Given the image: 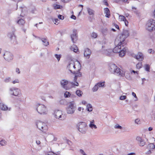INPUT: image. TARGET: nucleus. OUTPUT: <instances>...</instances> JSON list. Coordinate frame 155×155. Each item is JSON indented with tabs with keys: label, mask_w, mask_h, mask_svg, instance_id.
I'll list each match as a JSON object with an SVG mask.
<instances>
[{
	"label": "nucleus",
	"mask_w": 155,
	"mask_h": 155,
	"mask_svg": "<svg viewBox=\"0 0 155 155\" xmlns=\"http://www.w3.org/2000/svg\"><path fill=\"white\" fill-rule=\"evenodd\" d=\"M84 110V108H82L81 107H79L78 108V110L79 111H81V110H82L83 111V110Z\"/></svg>",
	"instance_id": "nucleus-55"
},
{
	"label": "nucleus",
	"mask_w": 155,
	"mask_h": 155,
	"mask_svg": "<svg viewBox=\"0 0 155 155\" xmlns=\"http://www.w3.org/2000/svg\"><path fill=\"white\" fill-rule=\"evenodd\" d=\"M80 153L83 155H87L84 152V151L82 149H80Z\"/></svg>",
	"instance_id": "nucleus-51"
},
{
	"label": "nucleus",
	"mask_w": 155,
	"mask_h": 155,
	"mask_svg": "<svg viewBox=\"0 0 155 155\" xmlns=\"http://www.w3.org/2000/svg\"><path fill=\"white\" fill-rule=\"evenodd\" d=\"M0 108L2 110L4 111L7 110H10L11 109L10 108H8L6 105L2 103H0Z\"/></svg>",
	"instance_id": "nucleus-20"
},
{
	"label": "nucleus",
	"mask_w": 155,
	"mask_h": 155,
	"mask_svg": "<svg viewBox=\"0 0 155 155\" xmlns=\"http://www.w3.org/2000/svg\"><path fill=\"white\" fill-rule=\"evenodd\" d=\"M91 36L92 38H95L97 37V33L95 32H93L91 34Z\"/></svg>",
	"instance_id": "nucleus-35"
},
{
	"label": "nucleus",
	"mask_w": 155,
	"mask_h": 155,
	"mask_svg": "<svg viewBox=\"0 0 155 155\" xmlns=\"http://www.w3.org/2000/svg\"><path fill=\"white\" fill-rule=\"evenodd\" d=\"M153 51H152V49H149L148 50V52L150 53H154V52L153 53Z\"/></svg>",
	"instance_id": "nucleus-58"
},
{
	"label": "nucleus",
	"mask_w": 155,
	"mask_h": 155,
	"mask_svg": "<svg viewBox=\"0 0 155 155\" xmlns=\"http://www.w3.org/2000/svg\"><path fill=\"white\" fill-rule=\"evenodd\" d=\"M76 107L75 102L74 101L70 102L68 107L67 109V112L68 114H73L74 112Z\"/></svg>",
	"instance_id": "nucleus-9"
},
{
	"label": "nucleus",
	"mask_w": 155,
	"mask_h": 155,
	"mask_svg": "<svg viewBox=\"0 0 155 155\" xmlns=\"http://www.w3.org/2000/svg\"><path fill=\"white\" fill-rule=\"evenodd\" d=\"M11 80V79L10 77H8L5 79L4 81L5 83H8L10 82Z\"/></svg>",
	"instance_id": "nucleus-38"
},
{
	"label": "nucleus",
	"mask_w": 155,
	"mask_h": 155,
	"mask_svg": "<svg viewBox=\"0 0 155 155\" xmlns=\"http://www.w3.org/2000/svg\"><path fill=\"white\" fill-rule=\"evenodd\" d=\"M135 123L138 124H141V121L140 119H137L135 120Z\"/></svg>",
	"instance_id": "nucleus-45"
},
{
	"label": "nucleus",
	"mask_w": 155,
	"mask_h": 155,
	"mask_svg": "<svg viewBox=\"0 0 155 155\" xmlns=\"http://www.w3.org/2000/svg\"><path fill=\"white\" fill-rule=\"evenodd\" d=\"M38 38L41 40L42 41L43 43V45L45 46H47L49 45V42L46 38H41L38 37Z\"/></svg>",
	"instance_id": "nucleus-22"
},
{
	"label": "nucleus",
	"mask_w": 155,
	"mask_h": 155,
	"mask_svg": "<svg viewBox=\"0 0 155 155\" xmlns=\"http://www.w3.org/2000/svg\"><path fill=\"white\" fill-rule=\"evenodd\" d=\"M71 50L73 51L74 52L76 53H77L78 51V48L76 45H73L71 47Z\"/></svg>",
	"instance_id": "nucleus-28"
},
{
	"label": "nucleus",
	"mask_w": 155,
	"mask_h": 155,
	"mask_svg": "<svg viewBox=\"0 0 155 155\" xmlns=\"http://www.w3.org/2000/svg\"><path fill=\"white\" fill-rule=\"evenodd\" d=\"M146 28L147 30L150 31L155 29V20L153 19L149 20L147 23Z\"/></svg>",
	"instance_id": "nucleus-8"
},
{
	"label": "nucleus",
	"mask_w": 155,
	"mask_h": 155,
	"mask_svg": "<svg viewBox=\"0 0 155 155\" xmlns=\"http://www.w3.org/2000/svg\"><path fill=\"white\" fill-rule=\"evenodd\" d=\"M96 84L98 87H103L104 85V84L103 82H99L97 83Z\"/></svg>",
	"instance_id": "nucleus-39"
},
{
	"label": "nucleus",
	"mask_w": 155,
	"mask_h": 155,
	"mask_svg": "<svg viewBox=\"0 0 155 155\" xmlns=\"http://www.w3.org/2000/svg\"><path fill=\"white\" fill-rule=\"evenodd\" d=\"M76 94L78 96L81 97L82 96L83 92L81 91L77 90L76 92Z\"/></svg>",
	"instance_id": "nucleus-29"
},
{
	"label": "nucleus",
	"mask_w": 155,
	"mask_h": 155,
	"mask_svg": "<svg viewBox=\"0 0 155 155\" xmlns=\"http://www.w3.org/2000/svg\"><path fill=\"white\" fill-rule=\"evenodd\" d=\"M71 94L70 92L68 91H66L64 94V97H70Z\"/></svg>",
	"instance_id": "nucleus-32"
},
{
	"label": "nucleus",
	"mask_w": 155,
	"mask_h": 155,
	"mask_svg": "<svg viewBox=\"0 0 155 155\" xmlns=\"http://www.w3.org/2000/svg\"><path fill=\"white\" fill-rule=\"evenodd\" d=\"M58 18L61 20H63L64 18V17L63 16L60 15H58Z\"/></svg>",
	"instance_id": "nucleus-48"
},
{
	"label": "nucleus",
	"mask_w": 155,
	"mask_h": 155,
	"mask_svg": "<svg viewBox=\"0 0 155 155\" xmlns=\"http://www.w3.org/2000/svg\"><path fill=\"white\" fill-rule=\"evenodd\" d=\"M3 56L5 59L8 62L11 61L13 59L12 54L9 52H5Z\"/></svg>",
	"instance_id": "nucleus-11"
},
{
	"label": "nucleus",
	"mask_w": 155,
	"mask_h": 155,
	"mask_svg": "<svg viewBox=\"0 0 155 155\" xmlns=\"http://www.w3.org/2000/svg\"><path fill=\"white\" fill-rule=\"evenodd\" d=\"M10 94L16 97H20L21 95V93L20 90L16 87L10 88L9 89Z\"/></svg>",
	"instance_id": "nucleus-6"
},
{
	"label": "nucleus",
	"mask_w": 155,
	"mask_h": 155,
	"mask_svg": "<svg viewBox=\"0 0 155 155\" xmlns=\"http://www.w3.org/2000/svg\"><path fill=\"white\" fill-rule=\"evenodd\" d=\"M127 50V48H126L125 45L122 48L120 51H119V55L120 56L123 57L124 56L125 54L126 51Z\"/></svg>",
	"instance_id": "nucleus-19"
},
{
	"label": "nucleus",
	"mask_w": 155,
	"mask_h": 155,
	"mask_svg": "<svg viewBox=\"0 0 155 155\" xmlns=\"http://www.w3.org/2000/svg\"><path fill=\"white\" fill-rule=\"evenodd\" d=\"M67 68L71 73L74 74V80H77L78 77L81 76V73L80 71L81 68V65L79 61H71L68 64Z\"/></svg>",
	"instance_id": "nucleus-1"
},
{
	"label": "nucleus",
	"mask_w": 155,
	"mask_h": 155,
	"mask_svg": "<svg viewBox=\"0 0 155 155\" xmlns=\"http://www.w3.org/2000/svg\"><path fill=\"white\" fill-rule=\"evenodd\" d=\"M142 64L141 62L138 63L136 65L137 68L138 69H140L142 67Z\"/></svg>",
	"instance_id": "nucleus-42"
},
{
	"label": "nucleus",
	"mask_w": 155,
	"mask_h": 155,
	"mask_svg": "<svg viewBox=\"0 0 155 155\" xmlns=\"http://www.w3.org/2000/svg\"><path fill=\"white\" fill-rule=\"evenodd\" d=\"M52 7L55 9H61L62 8V6L58 5L56 3L53 4L52 5Z\"/></svg>",
	"instance_id": "nucleus-27"
},
{
	"label": "nucleus",
	"mask_w": 155,
	"mask_h": 155,
	"mask_svg": "<svg viewBox=\"0 0 155 155\" xmlns=\"http://www.w3.org/2000/svg\"><path fill=\"white\" fill-rule=\"evenodd\" d=\"M132 95L134 96L135 98L136 99L135 100V101H137L138 100V98L136 96V94L134 92H132Z\"/></svg>",
	"instance_id": "nucleus-47"
},
{
	"label": "nucleus",
	"mask_w": 155,
	"mask_h": 155,
	"mask_svg": "<svg viewBox=\"0 0 155 155\" xmlns=\"http://www.w3.org/2000/svg\"><path fill=\"white\" fill-rule=\"evenodd\" d=\"M17 22L20 26H23L25 23V20L22 19H19L17 21Z\"/></svg>",
	"instance_id": "nucleus-25"
},
{
	"label": "nucleus",
	"mask_w": 155,
	"mask_h": 155,
	"mask_svg": "<svg viewBox=\"0 0 155 155\" xmlns=\"http://www.w3.org/2000/svg\"><path fill=\"white\" fill-rule=\"evenodd\" d=\"M155 148V146L153 143L148 144L146 149V150H148L147 152V154H150L151 153V150Z\"/></svg>",
	"instance_id": "nucleus-17"
},
{
	"label": "nucleus",
	"mask_w": 155,
	"mask_h": 155,
	"mask_svg": "<svg viewBox=\"0 0 155 155\" xmlns=\"http://www.w3.org/2000/svg\"><path fill=\"white\" fill-rule=\"evenodd\" d=\"M124 75L125 76V78L128 79H130V77L129 75V74H127L126 73L125 74L124 73Z\"/></svg>",
	"instance_id": "nucleus-46"
},
{
	"label": "nucleus",
	"mask_w": 155,
	"mask_h": 155,
	"mask_svg": "<svg viewBox=\"0 0 155 155\" xmlns=\"http://www.w3.org/2000/svg\"><path fill=\"white\" fill-rule=\"evenodd\" d=\"M117 67L115 64H112L110 66L109 70L112 73H113Z\"/></svg>",
	"instance_id": "nucleus-21"
},
{
	"label": "nucleus",
	"mask_w": 155,
	"mask_h": 155,
	"mask_svg": "<svg viewBox=\"0 0 155 155\" xmlns=\"http://www.w3.org/2000/svg\"><path fill=\"white\" fill-rule=\"evenodd\" d=\"M87 107L88 111H91L92 110V108L91 105L90 104H88L87 105Z\"/></svg>",
	"instance_id": "nucleus-31"
},
{
	"label": "nucleus",
	"mask_w": 155,
	"mask_h": 155,
	"mask_svg": "<svg viewBox=\"0 0 155 155\" xmlns=\"http://www.w3.org/2000/svg\"><path fill=\"white\" fill-rule=\"evenodd\" d=\"M15 72L17 73L18 74H19L20 73V71L19 69L18 68H16Z\"/></svg>",
	"instance_id": "nucleus-52"
},
{
	"label": "nucleus",
	"mask_w": 155,
	"mask_h": 155,
	"mask_svg": "<svg viewBox=\"0 0 155 155\" xmlns=\"http://www.w3.org/2000/svg\"><path fill=\"white\" fill-rule=\"evenodd\" d=\"M79 131L82 134H85L87 130V124L84 122H81L77 125Z\"/></svg>",
	"instance_id": "nucleus-5"
},
{
	"label": "nucleus",
	"mask_w": 155,
	"mask_h": 155,
	"mask_svg": "<svg viewBox=\"0 0 155 155\" xmlns=\"http://www.w3.org/2000/svg\"><path fill=\"white\" fill-rule=\"evenodd\" d=\"M136 140L140 146L143 147L146 143V142L144 139L142 137H137L136 138Z\"/></svg>",
	"instance_id": "nucleus-14"
},
{
	"label": "nucleus",
	"mask_w": 155,
	"mask_h": 155,
	"mask_svg": "<svg viewBox=\"0 0 155 155\" xmlns=\"http://www.w3.org/2000/svg\"><path fill=\"white\" fill-rule=\"evenodd\" d=\"M7 142L5 140H2L0 141V144L2 146H5Z\"/></svg>",
	"instance_id": "nucleus-34"
},
{
	"label": "nucleus",
	"mask_w": 155,
	"mask_h": 155,
	"mask_svg": "<svg viewBox=\"0 0 155 155\" xmlns=\"http://www.w3.org/2000/svg\"><path fill=\"white\" fill-rule=\"evenodd\" d=\"M114 44L116 46L113 50V52L114 53H119V52L120 51L122 48L126 45V44H123V43L121 42L119 43L117 45L115 43V40Z\"/></svg>",
	"instance_id": "nucleus-10"
},
{
	"label": "nucleus",
	"mask_w": 155,
	"mask_h": 155,
	"mask_svg": "<svg viewBox=\"0 0 155 155\" xmlns=\"http://www.w3.org/2000/svg\"><path fill=\"white\" fill-rule=\"evenodd\" d=\"M89 127L91 128L92 129L94 128L95 129H96L97 128V127L94 124H89Z\"/></svg>",
	"instance_id": "nucleus-41"
},
{
	"label": "nucleus",
	"mask_w": 155,
	"mask_h": 155,
	"mask_svg": "<svg viewBox=\"0 0 155 155\" xmlns=\"http://www.w3.org/2000/svg\"><path fill=\"white\" fill-rule=\"evenodd\" d=\"M127 98V96L125 95L121 96L120 97L119 99L121 100H124Z\"/></svg>",
	"instance_id": "nucleus-43"
},
{
	"label": "nucleus",
	"mask_w": 155,
	"mask_h": 155,
	"mask_svg": "<svg viewBox=\"0 0 155 155\" xmlns=\"http://www.w3.org/2000/svg\"><path fill=\"white\" fill-rule=\"evenodd\" d=\"M14 35V34L13 33H10L8 35L9 37L11 38H12L13 36Z\"/></svg>",
	"instance_id": "nucleus-53"
},
{
	"label": "nucleus",
	"mask_w": 155,
	"mask_h": 155,
	"mask_svg": "<svg viewBox=\"0 0 155 155\" xmlns=\"http://www.w3.org/2000/svg\"><path fill=\"white\" fill-rule=\"evenodd\" d=\"M61 1L64 2H68L71 0H61Z\"/></svg>",
	"instance_id": "nucleus-59"
},
{
	"label": "nucleus",
	"mask_w": 155,
	"mask_h": 155,
	"mask_svg": "<svg viewBox=\"0 0 155 155\" xmlns=\"http://www.w3.org/2000/svg\"><path fill=\"white\" fill-rule=\"evenodd\" d=\"M37 110L41 114H47L48 112L46 107L43 104H39L37 107Z\"/></svg>",
	"instance_id": "nucleus-7"
},
{
	"label": "nucleus",
	"mask_w": 155,
	"mask_h": 155,
	"mask_svg": "<svg viewBox=\"0 0 155 155\" xmlns=\"http://www.w3.org/2000/svg\"><path fill=\"white\" fill-rule=\"evenodd\" d=\"M98 88L99 87H98V86H97V84H96L93 88L92 90L93 92H95L97 90Z\"/></svg>",
	"instance_id": "nucleus-37"
},
{
	"label": "nucleus",
	"mask_w": 155,
	"mask_h": 155,
	"mask_svg": "<svg viewBox=\"0 0 155 155\" xmlns=\"http://www.w3.org/2000/svg\"><path fill=\"white\" fill-rule=\"evenodd\" d=\"M54 117L56 119L61 120H63V119L62 118V111L61 110H55L54 111Z\"/></svg>",
	"instance_id": "nucleus-13"
},
{
	"label": "nucleus",
	"mask_w": 155,
	"mask_h": 155,
	"mask_svg": "<svg viewBox=\"0 0 155 155\" xmlns=\"http://www.w3.org/2000/svg\"><path fill=\"white\" fill-rule=\"evenodd\" d=\"M36 143L38 145H39L41 143V142L39 140H36Z\"/></svg>",
	"instance_id": "nucleus-60"
},
{
	"label": "nucleus",
	"mask_w": 155,
	"mask_h": 155,
	"mask_svg": "<svg viewBox=\"0 0 155 155\" xmlns=\"http://www.w3.org/2000/svg\"><path fill=\"white\" fill-rule=\"evenodd\" d=\"M114 26L117 29H119V28L118 25L116 24H114Z\"/></svg>",
	"instance_id": "nucleus-61"
},
{
	"label": "nucleus",
	"mask_w": 155,
	"mask_h": 155,
	"mask_svg": "<svg viewBox=\"0 0 155 155\" xmlns=\"http://www.w3.org/2000/svg\"><path fill=\"white\" fill-rule=\"evenodd\" d=\"M103 2L104 3V5H108V4L107 2V0H104Z\"/></svg>",
	"instance_id": "nucleus-56"
},
{
	"label": "nucleus",
	"mask_w": 155,
	"mask_h": 155,
	"mask_svg": "<svg viewBox=\"0 0 155 155\" xmlns=\"http://www.w3.org/2000/svg\"><path fill=\"white\" fill-rule=\"evenodd\" d=\"M71 38L72 41L73 43H74L77 40V36L76 33L75 32H74V34L71 35Z\"/></svg>",
	"instance_id": "nucleus-23"
},
{
	"label": "nucleus",
	"mask_w": 155,
	"mask_h": 155,
	"mask_svg": "<svg viewBox=\"0 0 155 155\" xmlns=\"http://www.w3.org/2000/svg\"><path fill=\"white\" fill-rule=\"evenodd\" d=\"M124 23L125 24V25L126 26H128V22L126 20V19L124 21Z\"/></svg>",
	"instance_id": "nucleus-54"
},
{
	"label": "nucleus",
	"mask_w": 155,
	"mask_h": 155,
	"mask_svg": "<svg viewBox=\"0 0 155 155\" xmlns=\"http://www.w3.org/2000/svg\"><path fill=\"white\" fill-rule=\"evenodd\" d=\"M119 19L120 21H124L126 19L125 17L122 15H120L119 16Z\"/></svg>",
	"instance_id": "nucleus-33"
},
{
	"label": "nucleus",
	"mask_w": 155,
	"mask_h": 155,
	"mask_svg": "<svg viewBox=\"0 0 155 155\" xmlns=\"http://www.w3.org/2000/svg\"><path fill=\"white\" fill-rule=\"evenodd\" d=\"M59 20L57 18H55L54 19V21H53V22H54V24L56 25H58L59 23V22H58V21H59Z\"/></svg>",
	"instance_id": "nucleus-50"
},
{
	"label": "nucleus",
	"mask_w": 155,
	"mask_h": 155,
	"mask_svg": "<svg viewBox=\"0 0 155 155\" xmlns=\"http://www.w3.org/2000/svg\"><path fill=\"white\" fill-rule=\"evenodd\" d=\"M129 33L128 31L124 30L121 34L118 35L115 39V43L117 45L119 43H123V44H126L127 42L125 39L129 35Z\"/></svg>",
	"instance_id": "nucleus-3"
},
{
	"label": "nucleus",
	"mask_w": 155,
	"mask_h": 155,
	"mask_svg": "<svg viewBox=\"0 0 155 155\" xmlns=\"http://www.w3.org/2000/svg\"><path fill=\"white\" fill-rule=\"evenodd\" d=\"M57 138L55 137L52 134H49L47 136L45 140L48 142H51L53 141H56Z\"/></svg>",
	"instance_id": "nucleus-12"
},
{
	"label": "nucleus",
	"mask_w": 155,
	"mask_h": 155,
	"mask_svg": "<svg viewBox=\"0 0 155 155\" xmlns=\"http://www.w3.org/2000/svg\"><path fill=\"white\" fill-rule=\"evenodd\" d=\"M104 12L106 14L105 16L107 18H109L110 15L109 14L110 11L109 9L107 8H105L104 9Z\"/></svg>",
	"instance_id": "nucleus-26"
},
{
	"label": "nucleus",
	"mask_w": 155,
	"mask_h": 155,
	"mask_svg": "<svg viewBox=\"0 0 155 155\" xmlns=\"http://www.w3.org/2000/svg\"><path fill=\"white\" fill-rule=\"evenodd\" d=\"M54 56L55 57H56V58L57 59L58 61H60V59L61 57V54L58 55L57 54H55Z\"/></svg>",
	"instance_id": "nucleus-40"
},
{
	"label": "nucleus",
	"mask_w": 155,
	"mask_h": 155,
	"mask_svg": "<svg viewBox=\"0 0 155 155\" xmlns=\"http://www.w3.org/2000/svg\"><path fill=\"white\" fill-rule=\"evenodd\" d=\"M114 128L116 129H122L123 127L118 124L114 126Z\"/></svg>",
	"instance_id": "nucleus-36"
},
{
	"label": "nucleus",
	"mask_w": 155,
	"mask_h": 155,
	"mask_svg": "<svg viewBox=\"0 0 155 155\" xmlns=\"http://www.w3.org/2000/svg\"><path fill=\"white\" fill-rule=\"evenodd\" d=\"M107 31V28L104 29H103L102 32L104 34H106Z\"/></svg>",
	"instance_id": "nucleus-49"
},
{
	"label": "nucleus",
	"mask_w": 155,
	"mask_h": 155,
	"mask_svg": "<svg viewBox=\"0 0 155 155\" xmlns=\"http://www.w3.org/2000/svg\"><path fill=\"white\" fill-rule=\"evenodd\" d=\"M135 154V153H131L127 154V155H134Z\"/></svg>",
	"instance_id": "nucleus-64"
},
{
	"label": "nucleus",
	"mask_w": 155,
	"mask_h": 155,
	"mask_svg": "<svg viewBox=\"0 0 155 155\" xmlns=\"http://www.w3.org/2000/svg\"><path fill=\"white\" fill-rule=\"evenodd\" d=\"M91 54V50L88 48H86L84 49V56L86 59H89Z\"/></svg>",
	"instance_id": "nucleus-18"
},
{
	"label": "nucleus",
	"mask_w": 155,
	"mask_h": 155,
	"mask_svg": "<svg viewBox=\"0 0 155 155\" xmlns=\"http://www.w3.org/2000/svg\"><path fill=\"white\" fill-rule=\"evenodd\" d=\"M12 83L13 84L18 83H19V80L18 79H16L12 81Z\"/></svg>",
	"instance_id": "nucleus-44"
},
{
	"label": "nucleus",
	"mask_w": 155,
	"mask_h": 155,
	"mask_svg": "<svg viewBox=\"0 0 155 155\" xmlns=\"http://www.w3.org/2000/svg\"><path fill=\"white\" fill-rule=\"evenodd\" d=\"M128 0H117V1H121L122 2H127L128 3Z\"/></svg>",
	"instance_id": "nucleus-57"
},
{
	"label": "nucleus",
	"mask_w": 155,
	"mask_h": 155,
	"mask_svg": "<svg viewBox=\"0 0 155 155\" xmlns=\"http://www.w3.org/2000/svg\"><path fill=\"white\" fill-rule=\"evenodd\" d=\"M144 67L146 71L148 72L150 71V66L149 64H145Z\"/></svg>",
	"instance_id": "nucleus-30"
},
{
	"label": "nucleus",
	"mask_w": 155,
	"mask_h": 155,
	"mask_svg": "<svg viewBox=\"0 0 155 155\" xmlns=\"http://www.w3.org/2000/svg\"><path fill=\"white\" fill-rule=\"evenodd\" d=\"M132 56L139 61H142L143 59V54L140 52H139L136 54H134Z\"/></svg>",
	"instance_id": "nucleus-16"
},
{
	"label": "nucleus",
	"mask_w": 155,
	"mask_h": 155,
	"mask_svg": "<svg viewBox=\"0 0 155 155\" xmlns=\"http://www.w3.org/2000/svg\"><path fill=\"white\" fill-rule=\"evenodd\" d=\"M87 10L89 14L90 15L93 16L94 15V11L89 8H87Z\"/></svg>",
	"instance_id": "nucleus-24"
},
{
	"label": "nucleus",
	"mask_w": 155,
	"mask_h": 155,
	"mask_svg": "<svg viewBox=\"0 0 155 155\" xmlns=\"http://www.w3.org/2000/svg\"><path fill=\"white\" fill-rule=\"evenodd\" d=\"M37 127L41 131L45 132L47 130L48 127L46 123L40 121H38L36 123Z\"/></svg>",
	"instance_id": "nucleus-4"
},
{
	"label": "nucleus",
	"mask_w": 155,
	"mask_h": 155,
	"mask_svg": "<svg viewBox=\"0 0 155 155\" xmlns=\"http://www.w3.org/2000/svg\"><path fill=\"white\" fill-rule=\"evenodd\" d=\"M113 73H115L117 75L120 77H123L124 74V72L117 67Z\"/></svg>",
	"instance_id": "nucleus-15"
},
{
	"label": "nucleus",
	"mask_w": 155,
	"mask_h": 155,
	"mask_svg": "<svg viewBox=\"0 0 155 155\" xmlns=\"http://www.w3.org/2000/svg\"><path fill=\"white\" fill-rule=\"evenodd\" d=\"M133 72V73H134V74H135V73H137V74H138V71H135L134 70H132V72Z\"/></svg>",
	"instance_id": "nucleus-63"
},
{
	"label": "nucleus",
	"mask_w": 155,
	"mask_h": 155,
	"mask_svg": "<svg viewBox=\"0 0 155 155\" xmlns=\"http://www.w3.org/2000/svg\"><path fill=\"white\" fill-rule=\"evenodd\" d=\"M60 84L61 87L67 90L79 85V84L77 82V80H74V78L73 81L71 82H69L65 79L62 80L60 82Z\"/></svg>",
	"instance_id": "nucleus-2"
},
{
	"label": "nucleus",
	"mask_w": 155,
	"mask_h": 155,
	"mask_svg": "<svg viewBox=\"0 0 155 155\" xmlns=\"http://www.w3.org/2000/svg\"><path fill=\"white\" fill-rule=\"evenodd\" d=\"M48 155H58L57 154L54 153H48Z\"/></svg>",
	"instance_id": "nucleus-62"
}]
</instances>
